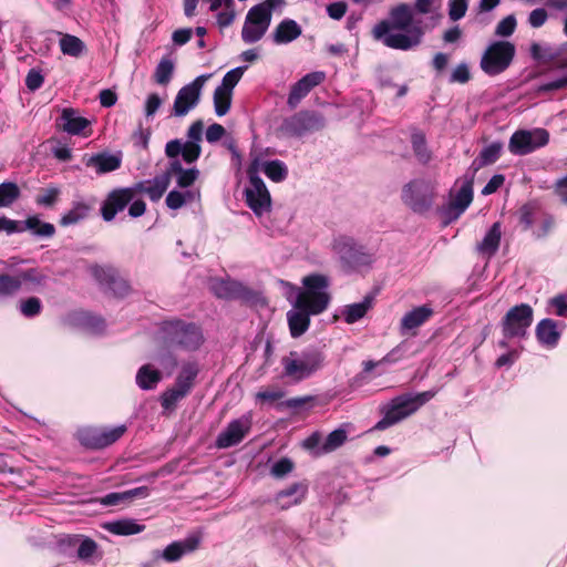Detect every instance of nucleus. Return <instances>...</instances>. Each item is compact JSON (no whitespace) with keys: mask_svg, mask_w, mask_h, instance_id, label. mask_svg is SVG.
I'll use <instances>...</instances> for the list:
<instances>
[{"mask_svg":"<svg viewBox=\"0 0 567 567\" xmlns=\"http://www.w3.org/2000/svg\"><path fill=\"white\" fill-rule=\"evenodd\" d=\"M157 340L166 348L195 350L202 344L203 336L193 323L169 321L163 323Z\"/></svg>","mask_w":567,"mask_h":567,"instance_id":"obj_4","label":"nucleus"},{"mask_svg":"<svg viewBox=\"0 0 567 567\" xmlns=\"http://www.w3.org/2000/svg\"><path fill=\"white\" fill-rule=\"evenodd\" d=\"M347 439H348V433L344 429L339 427V429L332 431L324 439V441L320 447V453L328 454V453L336 451L337 449H339L341 445L344 444Z\"/></svg>","mask_w":567,"mask_h":567,"instance_id":"obj_39","label":"nucleus"},{"mask_svg":"<svg viewBox=\"0 0 567 567\" xmlns=\"http://www.w3.org/2000/svg\"><path fill=\"white\" fill-rule=\"evenodd\" d=\"M22 286V280L9 275L0 276V300L13 296Z\"/></svg>","mask_w":567,"mask_h":567,"instance_id":"obj_48","label":"nucleus"},{"mask_svg":"<svg viewBox=\"0 0 567 567\" xmlns=\"http://www.w3.org/2000/svg\"><path fill=\"white\" fill-rule=\"evenodd\" d=\"M200 543V536H190L182 542H174L163 550H154L153 559H163L167 563L179 560L185 554L194 551Z\"/></svg>","mask_w":567,"mask_h":567,"instance_id":"obj_19","label":"nucleus"},{"mask_svg":"<svg viewBox=\"0 0 567 567\" xmlns=\"http://www.w3.org/2000/svg\"><path fill=\"white\" fill-rule=\"evenodd\" d=\"M91 274L100 282L107 284L113 280L115 271L111 267L95 265L91 267Z\"/></svg>","mask_w":567,"mask_h":567,"instance_id":"obj_55","label":"nucleus"},{"mask_svg":"<svg viewBox=\"0 0 567 567\" xmlns=\"http://www.w3.org/2000/svg\"><path fill=\"white\" fill-rule=\"evenodd\" d=\"M44 78L40 71L31 69L25 76V85L29 90L35 91L42 86Z\"/></svg>","mask_w":567,"mask_h":567,"instance_id":"obj_59","label":"nucleus"},{"mask_svg":"<svg viewBox=\"0 0 567 567\" xmlns=\"http://www.w3.org/2000/svg\"><path fill=\"white\" fill-rule=\"evenodd\" d=\"M301 33L302 29L295 20L285 19L274 30L272 40L276 44H287L298 39Z\"/></svg>","mask_w":567,"mask_h":567,"instance_id":"obj_27","label":"nucleus"},{"mask_svg":"<svg viewBox=\"0 0 567 567\" xmlns=\"http://www.w3.org/2000/svg\"><path fill=\"white\" fill-rule=\"evenodd\" d=\"M150 495V489L146 486H140L125 492L110 493L100 498L103 506H116L120 504H127L134 498H145Z\"/></svg>","mask_w":567,"mask_h":567,"instance_id":"obj_26","label":"nucleus"},{"mask_svg":"<svg viewBox=\"0 0 567 567\" xmlns=\"http://www.w3.org/2000/svg\"><path fill=\"white\" fill-rule=\"evenodd\" d=\"M126 431L125 425L111 429H84L79 432L82 444L92 449H103L116 442Z\"/></svg>","mask_w":567,"mask_h":567,"instance_id":"obj_15","label":"nucleus"},{"mask_svg":"<svg viewBox=\"0 0 567 567\" xmlns=\"http://www.w3.org/2000/svg\"><path fill=\"white\" fill-rule=\"evenodd\" d=\"M212 289L217 297L225 299L237 298L245 290L240 282L233 280H217L213 282Z\"/></svg>","mask_w":567,"mask_h":567,"instance_id":"obj_35","label":"nucleus"},{"mask_svg":"<svg viewBox=\"0 0 567 567\" xmlns=\"http://www.w3.org/2000/svg\"><path fill=\"white\" fill-rule=\"evenodd\" d=\"M21 312L25 317H33L41 310V302L38 298L31 297L21 303Z\"/></svg>","mask_w":567,"mask_h":567,"instance_id":"obj_58","label":"nucleus"},{"mask_svg":"<svg viewBox=\"0 0 567 567\" xmlns=\"http://www.w3.org/2000/svg\"><path fill=\"white\" fill-rule=\"evenodd\" d=\"M293 470V463L289 458L277 461L271 467V475L281 478Z\"/></svg>","mask_w":567,"mask_h":567,"instance_id":"obj_56","label":"nucleus"},{"mask_svg":"<svg viewBox=\"0 0 567 567\" xmlns=\"http://www.w3.org/2000/svg\"><path fill=\"white\" fill-rule=\"evenodd\" d=\"M515 51V45L508 41L491 43L482 55L481 69L492 76L504 72L511 65Z\"/></svg>","mask_w":567,"mask_h":567,"instance_id":"obj_9","label":"nucleus"},{"mask_svg":"<svg viewBox=\"0 0 567 567\" xmlns=\"http://www.w3.org/2000/svg\"><path fill=\"white\" fill-rule=\"evenodd\" d=\"M502 238V229L499 223H494L489 230L484 236L483 240L477 245V251L486 257L491 258L495 255L499 247Z\"/></svg>","mask_w":567,"mask_h":567,"instance_id":"obj_31","label":"nucleus"},{"mask_svg":"<svg viewBox=\"0 0 567 567\" xmlns=\"http://www.w3.org/2000/svg\"><path fill=\"white\" fill-rule=\"evenodd\" d=\"M533 309L527 303L511 308L503 319V333L505 337H524L533 322Z\"/></svg>","mask_w":567,"mask_h":567,"instance_id":"obj_12","label":"nucleus"},{"mask_svg":"<svg viewBox=\"0 0 567 567\" xmlns=\"http://www.w3.org/2000/svg\"><path fill=\"white\" fill-rule=\"evenodd\" d=\"M435 185L432 181L416 178L408 183L402 189V200L414 213H425L433 204Z\"/></svg>","mask_w":567,"mask_h":567,"instance_id":"obj_8","label":"nucleus"},{"mask_svg":"<svg viewBox=\"0 0 567 567\" xmlns=\"http://www.w3.org/2000/svg\"><path fill=\"white\" fill-rule=\"evenodd\" d=\"M547 19V11L543 8H537L529 13L528 23L532 28H540L546 23Z\"/></svg>","mask_w":567,"mask_h":567,"instance_id":"obj_61","label":"nucleus"},{"mask_svg":"<svg viewBox=\"0 0 567 567\" xmlns=\"http://www.w3.org/2000/svg\"><path fill=\"white\" fill-rule=\"evenodd\" d=\"M326 74L321 71H316L306 74L290 90L288 96V104L290 107H296L299 102L317 85L323 82Z\"/></svg>","mask_w":567,"mask_h":567,"instance_id":"obj_20","label":"nucleus"},{"mask_svg":"<svg viewBox=\"0 0 567 567\" xmlns=\"http://www.w3.org/2000/svg\"><path fill=\"white\" fill-rule=\"evenodd\" d=\"M204 123L198 120L195 121L187 131V140H172L165 146L167 157L178 159L177 156L182 155L187 164L196 162L202 153L200 142L203 140Z\"/></svg>","mask_w":567,"mask_h":567,"instance_id":"obj_6","label":"nucleus"},{"mask_svg":"<svg viewBox=\"0 0 567 567\" xmlns=\"http://www.w3.org/2000/svg\"><path fill=\"white\" fill-rule=\"evenodd\" d=\"M324 353L317 348L291 351L281 360L285 377L295 382L311 378L324 367Z\"/></svg>","mask_w":567,"mask_h":567,"instance_id":"obj_3","label":"nucleus"},{"mask_svg":"<svg viewBox=\"0 0 567 567\" xmlns=\"http://www.w3.org/2000/svg\"><path fill=\"white\" fill-rule=\"evenodd\" d=\"M104 529L114 535L130 536L140 534L145 529V526L138 524L133 518H124L114 522H109L103 525Z\"/></svg>","mask_w":567,"mask_h":567,"instance_id":"obj_32","label":"nucleus"},{"mask_svg":"<svg viewBox=\"0 0 567 567\" xmlns=\"http://www.w3.org/2000/svg\"><path fill=\"white\" fill-rule=\"evenodd\" d=\"M169 185V175L163 174L154 178L153 183L143 186L142 192L145 193L152 200H158Z\"/></svg>","mask_w":567,"mask_h":567,"instance_id":"obj_38","label":"nucleus"},{"mask_svg":"<svg viewBox=\"0 0 567 567\" xmlns=\"http://www.w3.org/2000/svg\"><path fill=\"white\" fill-rule=\"evenodd\" d=\"M473 200V183L466 181L462 184L450 203V212L458 217L470 206Z\"/></svg>","mask_w":567,"mask_h":567,"instance_id":"obj_28","label":"nucleus"},{"mask_svg":"<svg viewBox=\"0 0 567 567\" xmlns=\"http://www.w3.org/2000/svg\"><path fill=\"white\" fill-rule=\"evenodd\" d=\"M549 141V134L544 128L532 131H516L509 138L508 150L514 155H526L545 146Z\"/></svg>","mask_w":567,"mask_h":567,"instance_id":"obj_11","label":"nucleus"},{"mask_svg":"<svg viewBox=\"0 0 567 567\" xmlns=\"http://www.w3.org/2000/svg\"><path fill=\"white\" fill-rule=\"evenodd\" d=\"M383 417L375 424L374 429L383 431L416 412L412 404L410 394H403L394 398L383 408Z\"/></svg>","mask_w":567,"mask_h":567,"instance_id":"obj_14","label":"nucleus"},{"mask_svg":"<svg viewBox=\"0 0 567 567\" xmlns=\"http://www.w3.org/2000/svg\"><path fill=\"white\" fill-rule=\"evenodd\" d=\"M233 92L217 86L214 92V107L218 116H224L228 113L231 105Z\"/></svg>","mask_w":567,"mask_h":567,"instance_id":"obj_42","label":"nucleus"},{"mask_svg":"<svg viewBox=\"0 0 567 567\" xmlns=\"http://www.w3.org/2000/svg\"><path fill=\"white\" fill-rule=\"evenodd\" d=\"M413 14L408 4H400L390 11V19L375 24L373 38L396 50H409L421 42L422 30L412 27Z\"/></svg>","mask_w":567,"mask_h":567,"instance_id":"obj_2","label":"nucleus"},{"mask_svg":"<svg viewBox=\"0 0 567 567\" xmlns=\"http://www.w3.org/2000/svg\"><path fill=\"white\" fill-rule=\"evenodd\" d=\"M412 147L417 161L422 164H426L431 161L432 154L426 146L425 137L421 133H414L412 135Z\"/></svg>","mask_w":567,"mask_h":567,"instance_id":"obj_44","label":"nucleus"},{"mask_svg":"<svg viewBox=\"0 0 567 567\" xmlns=\"http://www.w3.org/2000/svg\"><path fill=\"white\" fill-rule=\"evenodd\" d=\"M307 494L308 484L298 482L278 492L274 498V502L280 509H288L302 503Z\"/></svg>","mask_w":567,"mask_h":567,"instance_id":"obj_21","label":"nucleus"},{"mask_svg":"<svg viewBox=\"0 0 567 567\" xmlns=\"http://www.w3.org/2000/svg\"><path fill=\"white\" fill-rule=\"evenodd\" d=\"M324 126V120L321 115L311 112L296 114L285 123L286 131L295 136H302L312 131H318Z\"/></svg>","mask_w":567,"mask_h":567,"instance_id":"obj_17","label":"nucleus"},{"mask_svg":"<svg viewBox=\"0 0 567 567\" xmlns=\"http://www.w3.org/2000/svg\"><path fill=\"white\" fill-rule=\"evenodd\" d=\"M247 66H238L230 71H228L221 81V84L219 87L228 90L229 92H233L234 87L237 85V83L240 81L241 76L244 75V72L246 71Z\"/></svg>","mask_w":567,"mask_h":567,"instance_id":"obj_51","label":"nucleus"},{"mask_svg":"<svg viewBox=\"0 0 567 567\" xmlns=\"http://www.w3.org/2000/svg\"><path fill=\"white\" fill-rule=\"evenodd\" d=\"M210 76L212 74H202L177 92L173 104V116L183 117L197 106L203 87Z\"/></svg>","mask_w":567,"mask_h":567,"instance_id":"obj_10","label":"nucleus"},{"mask_svg":"<svg viewBox=\"0 0 567 567\" xmlns=\"http://www.w3.org/2000/svg\"><path fill=\"white\" fill-rule=\"evenodd\" d=\"M250 427L251 417L249 415H243L239 419L233 420L227 427L218 434L216 446L218 449H228L237 445L249 433Z\"/></svg>","mask_w":567,"mask_h":567,"instance_id":"obj_16","label":"nucleus"},{"mask_svg":"<svg viewBox=\"0 0 567 567\" xmlns=\"http://www.w3.org/2000/svg\"><path fill=\"white\" fill-rule=\"evenodd\" d=\"M60 190L55 187L47 188L41 195H39L35 199L38 205L42 206H51L56 200Z\"/></svg>","mask_w":567,"mask_h":567,"instance_id":"obj_62","label":"nucleus"},{"mask_svg":"<svg viewBox=\"0 0 567 567\" xmlns=\"http://www.w3.org/2000/svg\"><path fill=\"white\" fill-rule=\"evenodd\" d=\"M24 229L32 230L35 235L51 237L54 234V226L49 223H42L37 216H31L24 221Z\"/></svg>","mask_w":567,"mask_h":567,"instance_id":"obj_45","label":"nucleus"},{"mask_svg":"<svg viewBox=\"0 0 567 567\" xmlns=\"http://www.w3.org/2000/svg\"><path fill=\"white\" fill-rule=\"evenodd\" d=\"M530 55L537 61L549 62L555 59L556 53L549 47L534 42L530 45Z\"/></svg>","mask_w":567,"mask_h":567,"instance_id":"obj_52","label":"nucleus"},{"mask_svg":"<svg viewBox=\"0 0 567 567\" xmlns=\"http://www.w3.org/2000/svg\"><path fill=\"white\" fill-rule=\"evenodd\" d=\"M4 231L8 235L23 231V227L17 220L0 216V233Z\"/></svg>","mask_w":567,"mask_h":567,"instance_id":"obj_63","label":"nucleus"},{"mask_svg":"<svg viewBox=\"0 0 567 567\" xmlns=\"http://www.w3.org/2000/svg\"><path fill=\"white\" fill-rule=\"evenodd\" d=\"M153 360L161 368L159 371L167 375H171L177 365V360L171 351L161 350L153 355Z\"/></svg>","mask_w":567,"mask_h":567,"instance_id":"obj_47","label":"nucleus"},{"mask_svg":"<svg viewBox=\"0 0 567 567\" xmlns=\"http://www.w3.org/2000/svg\"><path fill=\"white\" fill-rule=\"evenodd\" d=\"M121 158L111 154H97L86 161V166L94 167L96 173L103 174L117 169Z\"/></svg>","mask_w":567,"mask_h":567,"instance_id":"obj_34","label":"nucleus"},{"mask_svg":"<svg viewBox=\"0 0 567 567\" xmlns=\"http://www.w3.org/2000/svg\"><path fill=\"white\" fill-rule=\"evenodd\" d=\"M516 28V19L514 16H507L496 25L495 34L498 37H509Z\"/></svg>","mask_w":567,"mask_h":567,"instance_id":"obj_54","label":"nucleus"},{"mask_svg":"<svg viewBox=\"0 0 567 567\" xmlns=\"http://www.w3.org/2000/svg\"><path fill=\"white\" fill-rule=\"evenodd\" d=\"M174 69V62L169 58H163L154 71L155 82L159 85H167L172 80Z\"/></svg>","mask_w":567,"mask_h":567,"instance_id":"obj_40","label":"nucleus"},{"mask_svg":"<svg viewBox=\"0 0 567 567\" xmlns=\"http://www.w3.org/2000/svg\"><path fill=\"white\" fill-rule=\"evenodd\" d=\"M55 33L59 37L60 50L64 55L80 58L85 53L86 45L79 37L61 31H56Z\"/></svg>","mask_w":567,"mask_h":567,"instance_id":"obj_29","label":"nucleus"},{"mask_svg":"<svg viewBox=\"0 0 567 567\" xmlns=\"http://www.w3.org/2000/svg\"><path fill=\"white\" fill-rule=\"evenodd\" d=\"M433 315V309L423 305L408 311L401 319L400 331L402 334L412 331L425 323Z\"/></svg>","mask_w":567,"mask_h":567,"instance_id":"obj_24","label":"nucleus"},{"mask_svg":"<svg viewBox=\"0 0 567 567\" xmlns=\"http://www.w3.org/2000/svg\"><path fill=\"white\" fill-rule=\"evenodd\" d=\"M305 290L298 293L293 309L287 313L292 337L303 334L310 324V316L323 312L329 305V280L323 275H309L302 279Z\"/></svg>","mask_w":567,"mask_h":567,"instance_id":"obj_1","label":"nucleus"},{"mask_svg":"<svg viewBox=\"0 0 567 567\" xmlns=\"http://www.w3.org/2000/svg\"><path fill=\"white\" fill-rule=\"evenodd\" d=\"M323 441L322 435L319 432H315L303 441V447L315 452L317 455H322L323 453H320V447Z\"/></svg>","mask_w":567,"mask_h":567,"instance_id":"obj_60","label":"nucleus"},{"mask_svg":"<svg viewBox=\"0 0 567 567\" xmlns=\"http://www.w3.org/2000/svg\"><path fill=\"white\" fill-rule=\"evenodd\" d=\"M21 195L19 186L13 182L0 184V208L10 207Z\"/></svg>","mask_w":567,"mask_h":567,"instance_id":"obj_41","label":"nucleus"},{"mask_svg":"<svg viewBox=\"0 0 567 567\" xmlns=\"http://www.w3.org/2000/svg\"><path fill=\"white\" fill-rule=\"evenodd\" d=\"M198 194H195L190 190L185 192H178V190H172L166 196V205L171 209H178L187 202L194 200Z\"/></svg>","mask_w":567,"mask_h":567,"instance_id":"obj_46","label":"nucleus"},{"mask_svg":"<svg viewBox=\"0 0 567 567\" xmlns=\"http://www.w3.org/2000/svg\"><path fill=\"white\" fill-rule=\"evenodd\" d=\"M565 323H558L553 319H543L536 326V337L539 343L548 348H555L561 336V330Z\"/></svg>","mask_w":567,"mask_h":567,"instance_id":"obj_23","label":"nucleus"},{"mask_svg":"<svg viewBox=\"0 0 567 567\" xmlns=\"http://www.w3.org/2000/svg\"><path fill=\"white\" fill-rule=\"evenodd\" d=\"M166 175H169V179L174 178L179 187L186 188L198 178L199 171L195 167L184 168L179 159H172Z\"/></svg>","mask_w":567,"mask_h":567,"instance_id":"obj_25","label":"nucleus"},{"mask_svg":"<svg viewBox=\"0 0 567 567\" xmlns=\"http://www.w3.org/2000/svg\"><path fill=\"white\" fill-rule=\"evenodd\" d=\"M259 158L256 157L251 161L247 174L249 177V185L245 189V197L248 207L257 215L261 216L270 210L271 198L270 194L259 177Z\"/></svg>","mask_w":567,"mask_h":567,"instance_id":"obj_7","label":"nucleus"},{"mask_svg":"<svg viewBox=\"0 0 567 567\" xmlns=\"http://www.w3.org/2000/svg\"><path fill=\"white\" fill-rule=\"evenodd\" d=\"M332 251L339 257L343 267L359 269L370 266L373 261V254L364 246L358 244L352 237L340 235L333 238Z\"/></svg>","mask_w":567,"mask_h":567,"instance_id":"obj_5","label":"nucleus"},{"mask_svg":"<svg viewBox=\"0 0 567 567\" xmlns=\"http://www.w3.org/2000/svg\"><path fill=\"white\" fill-rule=\"evenodd\" d=\"M134 198V192L131 188H120L112 190L101 207V214L105 221L114 219L117 213L122 212Z\"/></svg>","mask_w":567,"mask_h":567,"instance_id":"obj_18","label":"nucleus"},{"mask_svg":"<svg viewBox=\"0 0 567 567\" xmlns=\"http://www.w3.org/2000/svg\"><path fill=\"white\" fill-rule=\"evenodd\" d=\"M162 380V372L152 364L142 365L136 373V384L142 390H153Z\"/></svg>","mask_w":567,"mask_h":567,"instance_id":"obj_33","label":"nucleus"},{"mask_svg":"<svg viewBox=\"0 0 567 567\" xmlns=\"http://www.w3.org/2000/svg\"><path fill=\"white\" fill-rule=\"evenodd\" d=\"M58 125L68 134H83L86 136L84 131L90 126V121L85 117H82L74 109L65 107L61 111Z\"/></svg>","mask_w":567,"mask_h":567,"instance_id":"obj_22","label":"nucleus"},{"mask_svg":"<svg viewBox=\"0 0 567 567\" xmlns=\"http://www.w3.org/2000/svg\"><path fill=\"white\" fill-rule=\"evenodd\" d=\"M471 78L470 69L466 63H460L452 72L450 81L452 83H466Z\"/></svg>","mask_w":567,"mask_h":567,"instance_id":"obj_57","label":"nucleus"},{"mask_svg":"<svg viewBox=\"0 0 567 567\" xmlns=\"http://www.w3.org/2000/svg\"><path fill=\"white\" fill-rule=\"evenodd\" d=\"M502 150L503 144L501 142H493L484 147L480 155L482 165H488L496 162L501 155Z\"/></svg>","mask_w":567,"mask_h":567,"instance_id":"obj_50","label":"nucleus"},{"mask_svg":"<svg viewBox=\"0 0 567 567\" xmlns=\"http://www.w3.org/2000/svg\"><path fill=\"white\" fill-rule=\"evenodd\" d=\"M468 0H450L449 16L453 21L462 19L467 10Z\"/></svg>","mask_w":567,"mask_h":567,"instance_id":"obj_53","label":"nucleus"},{"mask_svg":"<svg viewBox=\"0 0 567 567\" xmlns=\"http://www.w3.org/2000/svg\"><path fill=\"white\" fill-rule=\"evenodd\" d=\"M259 167L260 171H262L266 174V176L275 183L282 182L284 179H286L288 175L287 166L285 165L284 162L278 159L268 162H261L259 159Z\"/></svg>","mask_w":567,"mask_h":567,"instance_id":"obj_36","label":"nucleus"},{"mask_svg":"<svg viewBox=\"0 0 567 567\" xmlns=\"http://www.w3.org/2000/svg\"><path fill=\"white\" fill-rule=\"evenodd\" d=\"M373 299L371 296H365L362 301L346 305L340 310V316L348 324H352L361 320L367 312L372 308Z\"/></svg>","mask_w":567,"mask_h":567,"instance_id":"obj_30","label":"nucleus"},{"mask_svg":"<svg viewBox=\"0 0 567 567\" xmlns=\"http://www.w3.org/2000/svg\"><path fill=\"white\" fill-rule=\"evenodd\" d=\"M90 207L84 203H75L72 208L61 218V225L69 226L84 219L89 214Z\"/></svg>","mask_w":567,"mask_h":567,"instance_id":"obj_43","label":"nucleus"},{"mask_svg":"<svg viewBox=\"0 0 567 567\" xmlns=\"http://www.w3.org/2000/svg\"><path fill=\"white\" fill-rule=\"evenodd\" d=\"M188 393L179 389V386L174 385L173 388L168 389L166 392L162 395V405L164 409L168 410L175 406V404L185 398Z\"/></svg>","mask_w":567,"mask_h":567,"instance_id":"obj_49","label":"nucleus"},{"mask_svg":"<svg viewBox=\"0 0 567 567\" xmlns=\"http://www.w3.org/2000/svg\"><path fill=\"white\" fill-rule=\"evenodd\" d=\"M549 306L554 309L551 312L564 317L567 313V300L563 295L556 296L549 300Z\"/></svg>","mask_w":567,"mask_h":567,"instance_id":"obj_64","label":"nucleus"},{"mask_svg":"<svg viewBox=\"0 0 567 567\" xmlns=\"http://www.w3.org/2000/svg\"><path fill=\"white\" fill-rule=\"evenodd\" d=\"M270 22V13L264 8L256 6L250 8L241 30L243 41L247 44L259 41L268 30Z\"/></svg>","mask_w":567,"mask_h":567,"instance_id":"obj_13","label":"nucleus"},{"mask_svg":"<svg viewBox=\"0 0 567 567\" xmlns=\"http://www.w3.org/2000/svg\"><path fill=\"white\" fill-rule=\"evenodd\" d=\"M198 367L194 362H187L182 365V369L177 375L175 385L179 389L185 390L187 393L192 390L194 381L198 374Z\"/></svg>","mask_w":567,"mask_h":567,"instance_id":"obj_37","label":"nucleus"}]
</instances>
